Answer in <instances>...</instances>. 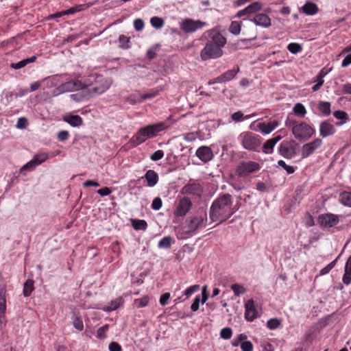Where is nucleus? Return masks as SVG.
<instances>
[{
    "instance_id": "f03ea898",
    "label": "nucleus",
    "mask_w": 351,
    "mask_h": 351,
    "mask_svg": "<svg viewBox=\"0 0 351 351\" xmlns=\"http://www.w3.org/2000/svg\"><path fill=\"white\" fill-rule=\"evenodd\" d=\"M209 36L210 39L200 52V57L202 60L221 57L223 55L221 48L226 43V38L219 32L212 30L209 34Z\"/></svg>"
},
{
    "instance_id": "4c0bfd02",
    "label": "nucleus",
    "mask_w": 351,
    "mask_h": 351,
    "mask_svg": "<svg viewBox=\"0 0 351 351\" xmlns=\"http://www.w3.org/2000/svg\"><path fill=\"white\" fill-rule=\"evenodd\" d=\"M293 111L295 115L302 118L304 117L305 114H306V110L304 106L300 103H298L294 106Z\"/></svg>"
},
{
    "instance_id": "7ed1b4c3",
    "label": "nucleus",
    "mask_w": 351,
    "mask_h": 351,
    "mask_svg": "<svg viewBox=\"0 0 351 351\" xmlns=\"http://www.w3.org/2000/svg\"><path fill=\"white\" fill-rule=\"evenodd\" d=\"M207 221L206 211L198 212L188 217L184 223L176 228L178 238L180 239L186 238L198 230L204 228L207 225Z\"/></svg>"
},
{
    "instance_id": "69168bd1",
    "label": "nucleus",
    "mask_w": 351,
    "mask_h": 351,
    "mask_svg": "<svg viewBox=\"0 0 351 351\" xmlns=\"http://www.w3.org/2000/svg\"><path fill=\"white\" fill-rule=\"evenodd\" d=\"M36 167V165L34 164L33 160L32 159L30 161L27 162L25 165H23L21 167V171H25V170L31 171V170H33Z\"/></svg>"
},
{
    "instance_id": "20e7f679",
    "label": "nucleus",
    "mask_w": 351,
    "mask_h": 351,
    "mask_svg": "<svg viewBox=\"0 0 351 351\" xmlns=\"http://www.w3.org/2000/svg\"><path fill=\"white\" fill-rule=\"evenodd\" d=\"M111 82L101 75H91L83 83L84 96L86 99L99 95L106 92Z\"/></svg>"
},
{
    "instance_id": "e433bc0d",
    "label": "nucleus",
    "mask_w": 351,
    "mask_h": 351,
    "mask_svg": "<svg viewBox=\"0 0 351 351\" xmlns=\"http://www.w3.org/2000/svg\"><path fill=\"white\" fill-rule=\"evenodd\" d=\"M73 325L74 328L79 331H82L84 330V324L82 318L80 315L76 313H74L72 317Z\"/></svg>"
},
{
    "instance_id": "bf43d9fd",
    "label": "nucleus",
    "mask_w": 351,
    "mask_h": 351,
    "mask_svg": "<svg viewBox=\"0 0 351 351\" xmlns=\"http://www.w3.org/2000/svg\"><path fill=\"white\" fill-rule=\"evenodd\" d=\"M28 125L27 119L25 117H20L18 119L16 123V128L19 129H25Z\"/></svg>"
},
{
    "instance_id": "b1692460",
    "label": "nucleus",
    "mask_w": 351,
    "mask_h": 351,
    "mask_svg": "<svg viewBox=\"0 0 351 351\" xmlns=\"http://www.w3.org/2000/svg\"><path fill=\"white\" fill-rule=\"evenodd\" d=\"M6 311V298L5 290L2 288L0 289V323H1L5 317Z\"/></svg>"
},
{
    "instance_id": "f704fd0d",
    "label": "nucleus",
    "mask_w": 351,
    "mask_h": 351,
    "mask_svg": "<svg viewBox=\"0 0 351 351\" xmlns=\"http://www.w3.org/2000/svg\"><path fill=\"white\" fill-rule=\"evenodd\" d=\"M173 243L174 240L171 237H165L158 242V247L161 249H169Z\"/></svg>"
},
{
    "instance_id": "9b49d317",
    "label": "nucleus",
    "mask_w": 351,
    "mask_h": 351,
    "mask_svg": "<svg viewBox=\"0 0 351 351\" xmlns=\"http://www.w3.org/2000/svg\"><path fill=\"white\" fill-rule=\"evenodd\" d=\"M323 144L321 138H317L313 141L303 145L301 150V156L302 158H308L311 156L315 151L319 148Z\"/></svg>"
},
{
    "instance_id": "dca6fc26",
    "label": "nucleus",
    "mask_w": 351,
    "mask_h": 351,
    "mask_svg": "<svg viewBox=\"0 0 351 351\" xmlns=\"http://www.w3.org/2000/svg\"><path fill=\"white\" fill-rule=\"evenodd\" d=\"M257 317L258 311L256 308L254 301L250 299L245 304V318L249 322H252Z\"/></svg>"
},
{
    "instance_id": "c9c22d12",
    "label": "nucleus",
    "mask_w": 351,
    "mask_h": 351,
    "mask_svg": "<svg viewBox=\"0 0 351 351\" xmlns=\"http://www.w3.org/2000/svg\"><path fill=\"white\" fill-rule=\"evenodd\" d=\"M34 282L32 279H28L24 284L23 295L25 297H28L31 295L34 289Z\"/></svg>"
},
{
    "instance_id": "37998d69",
    "label": "nucleus",
    "mask_w": 351,
    "mask_h": 351,
    "mask_svg": "<svg viewBox=\"0 0 351 351\" xmlns=\"http://www.w3.org/2000/svg\"><path fill=\"white\" fill-rule=\"evenodd\" d=\"M149 302V298L147 295L143 296L141 298H138L134 300V304L138 308L147 306Z\"/></svg>"
},
{
    "instance_id": "a18cd8bd",
    "label": "nucleus",
    "mask_w": 351,
    "mask_h": 351,
    "mask_svg": "<svg viewBox=\"0 0 351 351\" xmlns=\"http://www.w3.org/2000/svg\"><path fill=\"white\" fill-rule=\"evenodd\" d=\"M287 49L292 53L296 54L302 50L300 45L296 43H291L288 45Z\"/></svg>"
},
{
    "instance_id": "39448f33",
    "label": "nucleus",
    "mask_w": 351,
    "mask_h": 351,
    "mask_svg": "<svg viewBox=\"0 0 351 351\" xmlns=\"http://www.w3.org/2000/svg\"><path fill=\"white\" fill-rule=\"evenodd\" d=\"M168 127L169 125L165 122H158L147 125L141 128L131 138L130 142L134 146H137L144 143L147 139L156 136L159 132L166 130Z\"/></svg>"
},
{
    "instance_id": "f3484780",
    "label": "nucleus",
    "mask_w": 351,
    "mask_h": 351,
    "mask_svg": "<svg viewBox=\"0 0 351 351\" xmlns=\"http://www.w3.org/2000/svg\"><path fill=\"white\" fill-rule=\"evenodd\" d=\"M197 157L204 162H208L214 158L212 149L207 146L199 147L195 153Z\"/></svg>"
},
{
    "instance_id": "c03bdc74",
    "label": "nucleus",
    "mask_w": 351,
    "mask_h": 351,
    "mask_svg": "<svg viewBox=\"0 0 351 351\" xmlns=\"http://www.w3.org/2000/svg\"><path fill=\"white\" fill-rule=\"evenodd\" d=\"M150 23L156 29H160L164 25V21L162 18L154 16L151 19Z\"/></svg>"
},
{
    "instance_id": "0e129e2a",
    "label": "nucleus",
    "mask_w": 351,
    "mask_h": 351,
    "mask_svg": "<svg viewBox=\"0 0 351 351\" xmlns=\"http://www.w3.org/2000/svg\"><path fill=\"white\" fill-rule=\"evenodd\" d=\"M199 302H200V297H199V295H197L195 298V299H194V300H193V303H192V304L191 306V310L193 312H195V311H197L199 309Z\"/></svg>"
},
{
    "instance_id": "e2e57ef3",
    "label": "nucleus",
    "mask_w": 351,
    "mask_h": 351,
    "mask_svg": "<svg viewBox=\"0 0 351 351\" xmlns=\"http://www.w3.org/2000/svg\"><path fill=\"white\" fill-rule=\"evenodd\" d=\"M69 137V133L68 131L66 130H62L58 132V138L60 141H66Z\"/></svg>"
},
{
    "instance_id": "49530a36",
    "label": "nucleus",
    "mask_w": 351,
    "mask_h": 351,
    "mask_svg": "<svg viewBox=\"0 0 351 351\" xmlns=\"http://www.w3.org/2000/svg\"><path fill=\"white\" fill-rule=\"evenodd\" d=\"M231 289L233 291L235 295L239 296L245 292V288L237 283L231 285Z\"/></svg>"
},
{
    "instance_id": "4be33fe9",
    "label": "nucleus",
    "mask_w": 351,
    "mask_h": 351,
    "mask_svg": "<svg viewBox=\"0 0 351 351\" xmlns=\"http://www.w3.org/2000/svg\"><path fill=\"white\" fill-rule=\"evenodd\" d=\"M282 138L280 136L267 140L263 146V151L265 154H271L275 145Z\"/></svg>"
},
{
    "instance_id": "052dcab7",
    "label": "nucleus",
    "mask_w": 351,
    "mask_h": 351,
    "mask_svg": "<svg viewBox=\"0 0 351 351\" xmlns=\"http://www.w3.org/2000/svg\"><path fill=\"white\" fill-rule=\"evenodd\" d=\"M199 286L197 285L191 286L184 291V295L188 298L191 296L193 293L197 291L199 289Z\"/></svg>"
},
{
    "instance_id": "774afa93",
    "label": "nucleus",
    "mask_w": 351,
    "mask_h": 351,
    "mask_svg": "<svg viewBox=\"0 0 351 351\" xmlns=\"http://www.w3.org/2000/svg\"><path fill=\"white\" fill-rule=\"evenodd\" d=\"M110 351H121V346L117 342H111L109 345Z\"/></svg>"
},
{
    "instance_id": "5701e85b",
    "label": "nucleus",
    "mask_w": 351,
    "mask_h": 351,
    "mask_svg": "<svg viewBox=\"0 0 351 351\" xmlns=\"http://www.w3.org/2000/svg\"><path fill=\"white\" fill-rule=\"evenodd\" d=\"M124 302V300L122 297H119L115 300H113L110 302L109 305L104 306L101 308V309L105 312H111L117 310L119 306H121Z\"/></svg>"
},
{
    "instance_id": "aec40b11",
    "label": "nucleus",
    "mask_w": 351,
    "mask_h": 351,
    "mask_svg": "<svg viewBox=\"0 0 351 351\" xmlns=\"http://www.w3.org/2000/svg\"><path fill=\"white\" fill-rule=\"evenodd\" d=\"M278 125V123L276 121H271L267 123L262 122L258 124L259 130L265 134L271 133L276 128Z\"/></svg>"
},
{
    "instance_id": "4468645a",
    "label": "nucleus",
    "mask_w": 351,
    "mask_h": 351,
    "mask_svg": "<svg viewBox=\"0 0 351 351\" xmlns=\"http://www.w3.org/2000/svg\"><path fill=\"white\" fill-rule=\"evenodd\" d=\"M192 202L188 197H182L180 199L176 209L174 211V215L176 217H184L190 210L192 207Z\"/></svg>"
},
{
    "instance_id": "6e6552de",
    "label": "nucleus",
    "mask_w": 351,
    "mask_h": 351,
    "mask_svg": "<svg viewBox=\"0 0 351 351\" xmlns=\"http://www.w3.org/2000/svg\"><path fill=\"white\" fill-rule=\"evenodd\" d=\"M261 169V166L258 162L248 160L241 161L237 166L235 172L240 178H246L250 174L258 171Z\"/></svg>"
},
{
    "instance_id": "cd10ccee",
    "label": "nucleus",
    "mask_w": 351,
    "mask_h": 351,
    "mask_svg": "<svg viewBox=\"0 0 351 351\" xmlns=\"http://www.w3.org/2000/svg\"><path fill=\"white\" fill-rule=\"evenodd\" d=\"M339 202L346 207L351 208V192L342 191L339 195Z\"/></svg>"
},
{
    "instance_id": "680f3d73",
    "label": "nucleus",
    "mask_w": 351,
    "mask_h": 351,
    "mask_svg": "<svg viewBox=\"0 0 351 351\" xmlns=\"http://www.w3.org/2000/svg\"><path fill=\"white\" fill-rule=\"evenodd\" d=\"M183 138L188 142L195 141L197 138V134L195 132H188L183 134Z\"/></svg>"
},
{
    "instance_id": "a878e982",
    "label": "nucleus",
    "mask_w": 351,
    "mask_h": 351,
    "mask_svg": "<svg viewBox=\"0 0 351 351\" xmlns=\"http://www.w3.org/2000/svg\"><path fill=\"white\" fill-rule=\"evenodd\" d=\"M36 58H37L36 56H33L30 58H27L24 60H22L18 62L11 63L10 67L14 69H19L23 68L28 64L34 62L36 60Z\"/></svg>"
},
{
    "instance_id": "de8ad7c7",
    "label": "nucleus",
    "mask_w": 351,
    "mask_h": 351,
    "mask_svg": "<svg viewBox=\"0 0 351 351\" xmlns=\"http://www.w3.org/2000/svg\"><path fill=\"white\" fill-rule=\"evenodd\" d=\"M197 189L198 186L197 184H188L183 187L182 191L186 194H195Z\"/></svg>"
},
{
    "instance_id": "7c9ffc66",
    "label": "nucleus",
    "mask_w": 351,
    "mask_h": 351,
    "mask_svg": "<svg viewBox=\"0 0 351 351\" xmlns=\"http://www.w3.org/2000/svg\"><path fill=\"white\" fill-rule=\"evenodd\" d=\"M302 11L307 15H314L318 12V8L315 3L308 1L303 5Z\"/></svg>"
},
{
    "instance_id": "4d7b16f0",
    "label": "nucleus",
    "mask_w": 351,
    "mask_h": 351,
    "mask_svg": "<svg viewBox=\"0 0 351 351\" xmlns=\"http://www.w3.org/2000/svg\"><path fill=\"white\" fill-rule=\"evenodd\" d=\"M241 349L242 351H252L253 344L250 341L244 340L241 344Z\"/></svg>"
},
{
    "instance_id": "473e14b6",
    "label": "nucleus",
    "mask_w": 351,
    "mask_h": 351,
    "mask_svg": "<svg viewBox=\"0 0 351 351\" xmlns=\"http://www.w3.org/2000/svg\"><path fill=\"white\" fill-rule=\"evenodd\" d=\"M131 223L133 228L136 230H145L147 228V223L143 219H132Z\"/></svg>"
},
{
    "instance_id": "412c9836",
    "label": "nucleus",
    "mask_w": 351,
    "mask_h": 351,
    "mask_svg": "<svg viewBox=\"0 0 351 351\" xmlns=\"http://www.w3.org/2000/svg\"><path fill=\"white\" fill-rule=\"evenodd\" d=\"M145 178L147 180V186H154L158 182L159 177L158 173L154 170H148L145 174Z\"/></svg>"
},
{
    "instance_id": "0eeeda50",
    "label": "nucleus",
    "mask_w": 351,
    "mask_h": 351,
    "mask_svg": "<svg viewBox=\"0 0 351 351\" xmlns=\"http://www.w3.org/2000/svg\"><path fill=\"white\" fill-rule=\"evenodd\" d=\"M292 133L296 139L302 141L310 138L315 133V130L308 124L302 122L292 129Z\"/></svg>"
},
{
    "instance_id": "864d4df0",
    "label": "nucleus",
    "mask_w": 351,
    "mask_h": 351,
    "mask_svg": "<svg viewBox=\"0 0 351 351\" xmlns=\"http://www.w3.org/2000/svg\"><path fill=\"white\" fill-rule=\"evenodd\" d=\"M279 166L282 167L288 174L293 173L295 171V168L292 166L287 165L285 162L282 160H280L278 162Z\"/></svg>"
},
{
    "instance_id": "393cba45",
    "label": "nucleus",
    "mask_w": 351,
    "mask_h": 351,
    "mask_svg": "<svg viewBox=\"0 0 351 351\" xmlns=\"http://www.w3.org/2000/svg\"><path fill=\"white\" fill-rule=\"evenodd\" d=\"M342 280L346 285H349L351 283V256L346 261Z\"/></svg>"
},
{
    "instance_id": "58836bf2",
    "label": "nucleus",
    "mask_w": 351,
    "mask_h": 351,
    "mask_svg": "<svg viewBox=\"0 0 351 351\" xmlns=\"http://www.w3.org/2000/svg\"><path fill=\"white\" fill-rule=\"evenodd\" d=\"M49 158V155L47 154V153H39L38 154H36L32 160L34 162L35 165H36V166L42 164L43 162H44L45 160H47Z\"/></svg>"
},
{
    "instance_id": "72a5a7b5",
    "label": "nucleus",
    "mask_w": 351,
    "mask_h": 351,
    "mask_svg": "<svg viewBox=\"0 0 351 351\" xmlns=\"http://www.w3.org/2000/svg\"><path fill=\"white\" fill-rule=\"evenodd\" d=\"M263 5L260 2H253L247 6L245 9V12L248 13V15H252L254 13L262 10Z\"/></svg>"
},
{
    "instance_id": "13d9d810",
    "label": "nucleus",
    "mask_w": 351,
    "mask_h": 351,
    "mask_svg": "<svg viewBox=\"0 0 351 351\" xmlns=\"http://www.w3.org/2000/svg\"><path fill=\"white\" fill-rule=\"evenodd\" d=\"M336 264V260L332 261L330 263H329L328 265H326L325 267L322 269L320 270L319 274L321 276L326 275L328 273L330 272V271L335 267Z\"/></svg>"
},
{
    "instance_id": "603ef678",
    "label": "nucleus",
    "mask_w": 351,
    "mask_h": 351,
    "mask_svg": "<svg viewBox=\"0 0 351 351\" xmlns=\"http://www.w3.org/2000/svg\"><path fill=\"white\" fill-rule=\"evenodd\" d=\"M247 339V336L245 334H240L236 337L232 341V345L234 347L238 346L240 343Z\"/></svg>"
},
{
    "instance_id": "9d476101",
    "label": "nucleus",
    "mask_w": 351,
    "mask_h": 351,
    "mask_svg": "<svg viewBox=\"0 0 351 351\" xmlns=\"http://www.w3.org/2000/svg\"><path fill=\"white\" fill-rule=\"evenodd\" d=\"M78 90H83V83L78 80H69L61 84L56 88V92L58 94H60L66 92L75 91Z\"/></svg>"
},
{
    "instance_id": "a19ab883",
    "label": "nucleus",
    "mask_w": 351,
    "mask_h": 351,
    "mask_svg": "<svg viewBox=\"0 0 351 351\" xmlns=\"http://www.w3.org/2000/svg\"><path fill=\"white\" fill-rule=\"evenodd\" d=\"M241 22L234 21H232L230 26L229 27V31L234 35H238L241 32Z\"/></svg>"
},
{
    "instance_id": "338daca9",
    "label": "nucleus",
    "mask_w": 351,
    "mask_h": 351,
    "mask_svg": "<svg viewBox=\"0 0 351 351\" xmlns=\"http://www.w3.org/2000/svg\"><path fill=\"white\" fill-rule=\"evenodd\" d=\"M134 27L136 30L141 31L144 27V22L142 19H137L134 21Z\"/></svg>"
},
{
    "instance_id": "79ce46f5",
    "label": "nucleus",
    "mask_w": 351,
    "mask_h": 351,
    "mask_svg": "<svg viewBox=\"0 0 351 351\" xmlns=\"http://www.w3.org/2000/svg\"><path fill=\"white\" fill-rule=\"evenodd\" d=\"M250 117V115L244 116L243 113L241 111H237L231 115L232 120L235 122H240L243 121L244 119H249Z\"/></svg>"
},
{
    "instance_id": "2eb2a0df",
    "label": "nucleus",
    "mask_w": 351,
    "mask_h": 351,
    "mask_svg": "<svg viewBox=\"0 0 351 351\" xmlns=\"http://www.w3.org/2000/svg\"><path fill=\"white\" fill-rule=\"evenodd\" d=\"M204 24V23L200 21H194L193 19H187L181 23L180 29L185 33H191L201 29Z\"/></svg>"
},
{
    "instance_id": "5fc2aeb1",
    "label": "nucleus",
    "mask_w": 351,
    "mask_h": 351,
    "mask_svg": "<svg viewBox=\"0 0 351 351\" xmlns=\"http://www.w3.org/2000/svg\"><path fill=\"white\" fill-rule=\"evenodd\" d=\"M164 152L161 149L156 151L150 156V159L153 161H157L162 159L164 157Z\"/></svg>"
},
{
    "instance_id": "2f4dec72",
    "label": "nucleus",
    "mask_w": 351,
    "mask_h": 351,
    "mask_svg": "<svg viewBox=\"0 0 351 351\" xmlns=\"http://www.w3.org/2000/svg\"><path fill=\"white\" fill-rule=\"evenodd\" d=\"M119 47L122 49H129L131 47L130 37L121 34L118 38Z\"/></svg>"
},
{
    "instance_id": "423d86ee",
    "label": "nucleus",
    "mask_w": 351,
    "mask_h": 351,
    "mask_svg": "<svg viewBox=\"0 0 351 351\" xmlns=\"http://www.w3.org/2000/svg\"><path fill=\"white\" fill-rule=\"evenodd\" d=\"M238 140L245 149L256 151L261 146L263 138L257 134L247 131L241 132L238 136Z\"/></svg>"
},
{
    "instance_id": "c85d7f7f",
    "label": "nucleus",
    "mask_w": 351,
    "mask_h": 351,
    "mask_svg": "<svg viewBox=\"0 0 351 351\" xmlns=\"http://www.w3.org/2000/svg\"><path fill=\"white\" fill-rule=\"evenodd\" d=\"M64 121L73 127H79L83 123V120L79 115H69L68 117H65L64 118Z\"/></svg>"
},
{
    "instance_id": "6e6d98bb",
    "label": "nucleus",
    "mask_w": 351,
    "mask_h": 351,
    "mask_svg": "<svg viewBox=\"0 0 351 351\" xmlns=\"http://www.w3.org/2000/svg\"><path fill=\"white\" fill-rule=\"evenodd\" d=\"M162 205V202L160 197H155L152 203V208L155 210H158L160 209Z\"/></svg>"
},
{
    "instance_id": "f257e3e1",
    "label": "nucleus",
    "mask_w": 351,
    "mask_h": 351,
    "mask_svg": "<svg viewBox=\"0 0 351 351\" xmlns=\"http://www.w3.org/2000/svg\"><path fill=\"white\" fill-rule=\"evenodd\" d=\"M240 208L239 204H234L233 199L229 193H221L213 202L209 217L213 222L218 223L225 222L230 218Z\"/></svg>"
},
{
    "instance_id": "ddd939ff",
    "label": "nucleus",
    "mask_w": 351,
    "mask_h": 351,
    "mask_svg": "<svg viewBox=\"0 0 351 351\" xmlns=\"http://www.w3.org/2000/svg\"><path fill=\"white\" fill-rule=\"evenodd\" d=\"M239 72V67L237 66V68H234L232 69L228 70L225 73H222L219 76L210 80L208 82L209 85L214 84L215 83H224L228 81L233 80L237 74Z\"/></svg>"
},
{
    "instance_id": "8fccbe9b",
    "label": "nucleus",
    "mask_w": 351,
    "mask_h": 351,
    "mask_svg": "<svg viewBox=\"0 0 351 351\" xmlns=\"http://www.w3.org/2000/svg\"><path fill=\"white\" fill-rule=\"evenodd\" d=\"M333 116L337 119L343 121L344 122L348 119L347 112L342 110H336L333 112Z\"/></svg>"
},
{
    "instance_id": "a211bd4d",
    "label": "nucleus",
    "mask_w": 351,
    "mask_h": 351,
    "mask_svg": "<svg viewBox=\"0 0 351 351\" xmlns=\"http://www.w3.org/2000/svg\"><path fill=\"white\" fill-rule=\"evenodd\" d=\"M335 132L336 129L334 125L330 123L328 121H324L320 123L319 133L320 136L323 138L332 136L335 133Z\"/></svg>"
},
{
    "instance_id": "6ab92c4d",
    "label": "nucleus",
    "mask_w": 351,
    "mask_h": 351,
    "mask_svg": "<svg viewBox=\"0 0 351 351\" xmlns=\"http://www.w3.org/2000/svg\"><path fill=\"white\" fill-rule=\"evenodd\" d=\"M251 21L254 22L256 25L263 27H268L271 25L270 18L266 14L263 13L256 14V16L251 19Z\"/></svg>"
},
{
    "instance_id": "1a4fd4ad",
    "label": "nucleus",
    "mask_w": 351,
    "mask_h": 351,
    "mask_svg": "<svg viewBox=\"0 0 351 351\" xmlns=\"http://www.w3.org/2000/svg\"><path fill=\"white\" fill-rule=\"evenodd\" d=\"M317 222L321 227L332 228L339 222V216L332 213H324L319 215Z\"/></svg>"
},
{
    "instance_id": "3c124183",
    "label": "nucleus",
    "mask_w": 351,
    "mask_h": 351,
    "mask_svg": "<svg viewBox=\"0 0 351 351\" xmlns=\"http://www.w3.org/2000/svg\"><path fill=\"white\" fill-rule=\"evenodd\" d=\"M108 328H109L108 324H106V325L99 328L97 331V337L99 339L106 338V332L108 331Z\"/></svg>"
},
{
    "instance_id": "bb28decb",
    "label": "nucleus",
    "mask_w": 351,
    "mask_h": 351,
    "mask_svg": "<svg viewBox=\"0 0 351 351\" xmlns=\"http://www.w3.org/2000/svg\"><path fill=\"white\" fill-rule=\"evenodd\" d=\"M162 88L160 86L150 89L147 93L143 94L138 98L139 101L152 99L159 95L160 92L162 91Z\"/></svg>"
},
{
    "instance_id": "f8f14e48",
    "label": "nucleus",
    "mask_w": 351,
    "mask_h": 351,
    "mask_svg": "<svg viewBox=\"0 0 351 351\" xmlns=\"http://www.w3.org/2000/svg\"><path fill=\"white\" fill-rule=\"evenodd\" d=\"M295 143L294 141H283L279 147V153L286 158H292L295 154Z\"/></svg>"
},
{
    "instance_id": "ea45409f",
    "label": "nucleus",
    "mask_w": 351,
    "mask_h": 351,
    "mask_svg": "<svg viewBox=\"0 0 351 351\" xmlns=\"http://www.w3.org/2000/svg\"><path fill=\"white\" fill-rule=\"evenodd\" d=\"M281 322L278 318H271L267 322V327L270 330H275L280 327Z\"/></svg>"
},
{
    "instance_id": "c756f323",
    "label": "nucleus",
    "mask_w": 351,
    "mask_h": 351,
    "mask_svg": "<svg viewBox=\"0 0 351 351\" xmlns=\"http://www.w3.org/2000/svg\"><path fill=\"white\" fill-rule=\"evenodd\" d=\"M330 106V102L321 101L317 105V109L322 116L327 117L331 114Z\"/></svg>"
},
{
    "instance_id": "09e8293b",
    "label": "nucleus",
    "mask_w": 351,
    "mask_h": 351,
    "mask_svg": "<svg viewBox=\"0 0 351 351\" xmlns=\"http://www.w3.org/2000/svg\"><path fill=\"white\" fill-rule=\"evenodd\" d=\"M232 335V330L229 327L223 328L220 331V337L224 339H230Z\"/></svg>"
}]
</instances>
